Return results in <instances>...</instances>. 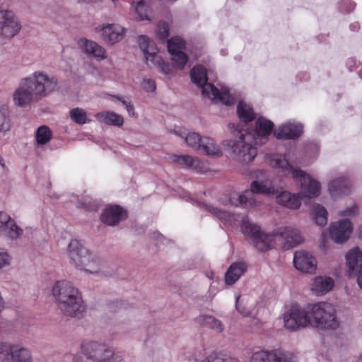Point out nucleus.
<instances>
[{
	"mask_svg": "<svg viewBox=\"0 0 362 362\" xmlns=\"http://www.w3.org/2000/svg\"><path fill=\"white\" fill-rule=\"evenodd\" d=\"M54 302L61 313L68 317H79L85 311L81 294L68 281H57L52 287Z\"/></svg>",
	"mask_w": 362,
	"mask_h": 362,
	"instance_id": "nucleus-1",
	"label": "nucleus"
},
{
	"mask_svg": "<svg viewBox=\"0 0 362 362\" xmlns=\"http://www.w3.org/2000/svg\"><path fill=\"white\" fill-rule=\"evenodd\" d=\"M192 82L199 88L204 98H209L215 103H221L226 105H230L234 103V98L226 88H222L221 91L212 83H208L206 70L201 66H194L190 72Z\"/></svg>",
	"mask_w": 362,
	"mask_h": 362,
	"instance_id": "nucleus-2",
	"label": "nucleus"
},
{
	"mask_svg": "<svg viewBox=\"0 0 362 362\" xmlns=\"http://www.w3.org/2000/svg\"><path fill=\"white\" fill-rule=\"evenodd\" d=\"M230 143V149L233 158L240 163L249 164L257 154L256 146L262 145L264 141L257 140L252 132H240L238 137Z\"/></svg>",
	"mask_w": 362,
	"mask_h": 362,
	"instance_id": "nucleus-3",
	"label": "nucleus"
},
{
	"mask_svg": "<svg viewBox=\"0 0 362 362\" xmlns=\"http://www.w3.org/2000/svg\"><path fill=\"white\" fill-rule=\"evenodd\" d=\"M311 325L320 329H336L339 326L334 305L328 302L309 304Z\"/></svg>",
	"mask_w": 362,
	"mask_h": 362,
	"instance_id": "nucleus-4",
	"label": "nucleus"
},
{
	"mask_svg": "<svg viewBox=\"0 0 362 362\" xmlns=\"http://www.w3.org/2000/svg\"><path fill=\"white\" fill-rule=\"evenodd\" d=\"M257 180L250 185V190L245 191L238 197L240 204H254L252 200L253 194H262L268 196H274L282 189L280 184L271 180L263 170H258L256 174Z\"/></svg>",
	"mask_w": 362,
	"mask_h": 362,
	"instance_id": "nucleus-5",
	"label": "nucleus"
},
{
	"mask_svg": "<svg viewBox=\"0 0 362 362\" xmlns=\"http://www.w3.org/2000/svg\"><path fill=\"white\" fill-rule=\"evenodd\" d=\"M81 351L87 359L93 362H124L122 356L115 354L107 344L95 341L83 343Z\"/></svg>",
	"mask_w": 362,
	"mask_h": 362,
	"instance_id": "nucleus-6",
	"label": "nucleus"
},
{
	"mask_svg": "<svg viewBox=\"0 0 362 362\" xmlns=\"http://www.w3.org/2000/svg\"><path fill=\"white\" fill-rule=\"evenodd\" d=\"M241 230L250 238L251 243L259 251L264 252L270 249L274 241L276 240L275 232L272 235L263 233L258 226L250 222L246 217L242 219Z\"/></svg>",
	"mask_w": 362,
	"mask_h": 362,
	"instance_id": "nucleus-7",
	"label": "nucleus"
},
{
	"mask_svg": "<svg viewBox=\"0 0 362 362\" xmlns=\"http://www.w3.org/2000/svg\"><path fill=\"white\" fill-rule=\"evenodd\" d=\"M309 304L301 307L294 304L283 315L284 327L290 331H296L311 325Z\"/></svg>",
	"mask_w": 362,
	"mask_h": 362,
	"instance_id": "nucleus-8",
	"label": "nucleus"
},
{
	"mask_svg": "<svg viewBox=\"0 0 362 362\" xmlns=\"http://www.w3.org/2000/svg\"><path fill=\"white\" fill-rule=\"evenodd\" d=\"M26 78L40 100L53 93L58 86V79L43 71H35Z\"/></svg>",
	"mask_w": 362,
	"mask_h": 362,
	"instance_id": "nucleus-9",
	"label": "nucleus"
},
{
	"mask_svg": "<svg viewBox=\"0 0 362 362\" xmlns=\"http://www.w3.org/2000/svg\"><path fill=\"white\" fill-rule=\"evenodd\" d=\"M0 358L2 362H33L31 351L16 343L0 341Z\"/></svg>",
	"mask_w": 362,
	"mask_h": 362,
	"instance_id": "nucleus-10",
	"label": "nucleus"
},
{
	"mask_svg": "<svg viewBox=\"0 0 362 362\" xmlns=\"http://www.w3.org/2000/svg\"><path fill=\"white\" fill-rule=\"evenodd\" d=\"M139 45L144 52L146 64L149 66H158L165 74H169L170 66L165 64L160 56L157 54V48L154 43L145 35H140L138 38Z\"/></svg>",
	"mask_w": 362,
	"mask_h": 362,
	"instance_id": "nucleus-11",
	"label": "nucleus"
},
{
	"mask_svg": "<svg viewBox=\"0 0 362 362\" xmlns=\"http://www.w3.org/2000/svg\"><path fill=\"white\" fill-rule=\"evenodd\" d=\"M293 179L300 185V192L298 193L302 199L303 197L313 198L320 193V184L302 170H293Z\"/></svg>",
	"mask_w": 362,
	"mask_h": 362,
	"instance_id": "nucleus-12",
	"label": "nucleus"
},
{
	"mask_svg": "<svg viewBox=\"0 0 362 362\" xmlns=\"http://www.w3.org/2000/svg\"><path fill=\"white\" fill-rule=\"evenodd\" d=\"M13 100L20 107H26L40 100L26 77L21 79L19 86L14 91Z\"/></svg>",
	"mask_w": 362,
	"mask_h": 362,
	"instance_id": "nucleus-13",
	"label": "nucleus"
},
{
	"mask_svg": "<svg viewBox=\"0 0 362 362\" xmlns=\"http://www.w3.org/2000/svg\"><path fill=\"white\" fill-rule=\"evenodd\" d=\"M250 362H295L292 354L280 349L259 350L252 354Z\"/></svg>",
	"mask_w": 362,
	"mask_h": 362,
	"instance_id": "nucleus-14",
	"label": "nucleus"
},
{
	"mask_svg": "<svg viewBox=\"0 0 362 362\" xmlns=\"http://www.w3.org/2000/svg\"><path fill=\"white\" fill-rule=\"evenodd\" d=\"M21 30V25L11 11H0V37L11 38Z\"/></svg>",
	"mask_w": 362,
	"mask_h": 362,
	"instance_id": "nucleus-15",
	"label": "nucleus"
},
{
	"mask_svg": "<svg viewBox=\"0 0 362 362\" xmlns=\"http://www.w3.org/2000/svg\"><path fill=\"white\" fill-rule=\"evenodd\" d=\"M275 237L285 249L293 247L303 241L298 230L291 227H283L275 231Z\"/></svg>",
	"mask_w": 362,
	"mask_h": 362,
	"instance_id": "nucleus-16",
	"label": "nucleus"
},
{
	"mask_svg": "<svg viewBox=\"0 0 362 362\" xmlns=\"http://www.w3.org/2000/svg\"><path fill=\"white\" fill-rule=\"evenodd\" d=\"M331 238L338 244H342L349 238L353 231L352 223L348 219H341L332 223L329 227Z\"/></svg>",
	"mask_w": 362,
	"mask_h": 362,
	"instance_id": "nucleus-17",
	"label": "nucleus"
},
{
	"mask_svg": "<svg viewBox=\"0 0 362 362\" xmlns=\"http://www.w3.org/2000/svg\"><path fill=\"white\" fill-rule=\"evenodd\" d=\"M293 264L295 267L304 273L313 274L317 269V259L309 252L300 250L294 254Z\"/></svg>",
	"mask_w": 362,
	"mask_h": 362,
	"instance_id": "nucleus-18",
	"label": "nucleus"
},
{
	"mask_svg": "<svg viewBox=\"0 0 362 362\" xmlns=\"http://www.w3.org/2000/svg\"><path fill=\"white\" fill-rule=\"evenodd\" d=\"M86 254L87 247L80 241L74 239L69 242L67 246L66 255L71 265L79 269Z\"/></svg>",
	"mask_w": 362,
	"mask_h": 362,
	"instance_id": "nucleus-19",
	"label": "nucleus"
},
{
	"mask_svg": "<svg viewBox=\"0 0 362 362\" xmlns=\"http://www.w3.org/2000/svg\"><path fill=\"white\" fill-rule=\"evenodd\" d=\"M126 34V29L119 24H107L101 29L100 36L108 45H114L121 41Z\"/></svg>",
	"mask_w": 362,
	"mask_h": 362,
	"instance_id": "nucleus-20",
	"label": "nucleus"
},
{
	"mask_svg": "<svg viewBox=\"0 0 362 362\" xmlns=\"http://www.w3.org/2000/svg\"><path fill=\"white\" fill-rule=\"evenodd\" d=\"M266 160L270 167L278 169L279 172L284 176H287L290 173L293 175V170H296L292 167L286 156L283 154H267Z\"/></svg>",
	"mask_w": 362,
	"mask_h": 362,
	"instance_id": "nucleus-21",
	"label": "nucleus"
},
{
	"mask_svg": "<svg viewBox=\"0 0 362 362\" xmlns=\"http://www.w3.org/2000/svg\"><path fill=\"white\" fill-rule=\"evenodd\" d=\"M126 218V211L119 206L105 208L100 216L101 221L109 226H115Z\"/></svg>",
	"mask_w": 362,
	"mask_h": 362,
	"instance_id": "nucleus-22",
	"label": "nucleus"
},
{
	"mask_svg": "<svg viewBox=\"0 0 362 362\" xmlns=\"http://www.w3.org/2000/svg\"><path fill=\"white\" fill-rule=\"evenodd\" d=\"M103 262L98 255L87 248V254L81 263L80 270L89 274H98L102 271Z\"/></svg>",
	"mask_w": 362,
	"mask_h": 362,
	"instance_id": "nucleus-23",
	"label": "nucleus"
},
{
	"mask_svg": "<svg viewBox=\"0 0 362 362\" xmlns=\"http://www.w3.org/2000/svg\"><path fill=\"white\" fill-rule=\"evenodd\" d=\"M78 45L83 52L91 55L97 60L101 61L107 58L105 48L96 42L86 38H81L78 40Z\"/></svg>",
	"mask_w": 362,
	"mask_h": 362,
	"instance_id": "nucleus-24",
	"label": "nucleus"
},
{
	"mask_svg": "<svg viewBox=\"0 0 362 362\" xmlns=\"http://www.w3.org/2000/svg\"><path fill=\"white\" fill-rule=\"evenodd\" d=\"M276 203L291 209L299 208L301 204V199L298 194H291L286 190H284V187L279 190V192L275 194Z\"/></svg>",
	"mask_w": 362,
	"mask_h": 362,
	"instance_id": "nucleus-25",
	"label": "nucleus"
},
{
	"mask_svg": "<svg viewBox=\"0 0 362 362\" xmlns=\"http://www.w3.org/2000/svg\"><path fill=\"white\" fill-rule=\"evenodd\" d=\"M303 126L300 124L288 123L279 127L274 132L277 139H293L301 135Z\"/></svg>",
	"mask_w": 362,
	"mask_h": 362,
	"instance_id": "nucleus-26",
	"label": "nucleus"
},
{
	"mask_svg": "<svg viewBox=\"0 0 362 362\" xmlns=\"http://www.w3.org/2000/svg\"><path fill=\"white\" fill-rule=\"evenodd\" d=\"M334 286V281L332 278L326 276H317L314 278L311 290L317 296H323L330 291Z\"/></svg>",
	"mask_w": 362,
	"mask_h": 362,
	"instance_id": "nucleus-27",
	"label": "nucleus"
},
{
	"mask_svg": "<svg viewBox=\"0 0 362 362\" xmlns=\"http://www.w3.org/2000/svg\"><path fill=\"white\" fill-rule=\"evenodd\" d=\"M198 152L209 157H221L223 155L220 145L209 136H204Z\"/></svg>",
	"mask_w": 362,
	"mask_h": 362,
	"instance_id": "nucleus-28",
	"label": "nucleus"
},
{
	"mask_svg": "<svg viewBox=\"0 0 362 362\" xmlns=\"http://www.w3.org/2000/svg\"><path fill=\"white\" fill-rule=\"evenodd\" d=\"M247 264L244 262H235L228 269L225 275V281L228 285H232L246 272Z\"/></svg>",
	"mask_w": 362,
	"mask_h": 362,
	"instance_id": "nucleus-29",
	"label": "nucleus"
},
{
	"mask_svg": "<svg viewBox=\"0 0 362 362\" xmlns=\"http://www.w3.org/2000/svg\"><path fill=\"white\" fill-rule=\"evenodd\" d=\"M273 122L263 117H259L256 122L255 130L252 134H255L257 140L266 141L267 137L270 134L273 129Z\"/></svg>",
	"mask_w": 362,
	"mask_h": 362,
	"instance_id": "nucleus-30",
	"label": "nucleus"
},
{
	"mask_svg": "<svg viewBox=\"0 0 362 362\" xmlns=\"http://www.w3.org/2000/svg\"><path fill=\"white\" fill-rule=\"evenodd\" d=\"M346 260L349 274H355L362 264V252L359 247L351 249L346 255Z\"/></svg>",
	"mask_w": 362,
	"mask_h": 362,
	"instance_id": "nucleus-31",
	"label": "nucleus"
},
{
	"mask_svg": "<svg viewBox=\"0 0 362 362\" xmlns=\"http://www.w3.org/2000/svg\"><path fill=\"white\" fill-rule=\"evenodd\" d=\"M95 118L107 125L121 127L124 124L122 116L112 111H103L98 112L95 115Z\"/></svg>",
	"mask_w": 362,
	"mask_h": 362,
	"instance_id": "nucleus-32",
	"label": "nucleus"
},
{
	"mask_svg": "<svg viewBox=\"0 0 362 362\" xmlns=\"http://www.w3.org/2000/svg\"><path fill=\"white\" fill-rule=\"evenodd\" d=\"M350 187V181L344 177L336 178L329 184V191L332 196L346 193Z\"/></svg>",
	"mask_w": 362,
	"mask_h": 362,
	"instance_id": "nucleus-33",
	"label": "nucleus"
},
{
	"mask_svg": "<svg viewBox=\"0 0 362 362\" xmlns=\"http://www.w3.org/2000/svg\"><path fill=\"white\" fill-rule=\"evenodd\" d=\"M199 322L201 325L206 327L216 332L221 333L224 330V325L223 322L211 315H202L199 316Z\"/></svg>",
	"mask_w": 362,
	"mask_h": 362,
	"instance_id": "nucleus-34",
	"label": "nucleus"
},
{
	"mask_svg": "<svg viewBox=\"0 0 362 362\" xmlns=\"http://www.w3.org/2000/svg\"><path fill=\"white\" fill-rule=\"evenodd\" d=\"M132 12L136 21L150 20L146 6V0H133Z\"/></svg>",
	"mask_w": 362,
	"mask_h": 362,
	"instance_id": "nucleus-35",
	"label": "nucleus"
},
{
	"mask_svg": "<svg viewBox=\"0 0 362 362\" xmlns=\"http://www.w3.org/2000/svg\"><path fill=\"white\" fill-rule=\"evenodd\" d=\"M1 235L6 237L8 240H15L23 237V229L16 224L14 219L11 218L8 225H6L5 231Z\"/></svg>",
	"mask_w": 362,
	"mask_h": 362,
	"instance_id": "nucleus-36",
	"label": "nucleus"
},
{
	"mask_svg": "<svg viewBox=\"0 0 362 362\" xmlns=\"http://www.w3.org/2000/svg\"><path fill=\"white\" fill-rule=\"evenodd\" d=\"M170 159L172 162L184 168L197 167L199 164V159L189 155L173 154Z\"/></svg>",
	"mask_w": 362,
	"mask_h": 362,
	"instance_id": "nucleus-37",
	"label": "nucleus"
},
{
	"mask_svg": "<svg viewBox=\"0 0 362 362\" xmlns=\"http://www.w3.org/2000/svg\"><path fill=\"white\" fill-rule=\"evenodd\" d=\"M237 112L240 119L244 122H251L256 117L252 107L243 101L239 102Z\"/></svg>",
	"mask_w": 362,
	"mask_h": 362,
	"instance_id": "nucleus-38",
	"label": "nucleus"
},
{
	"mask_svg": "<svg viewBox=\"0 0 362 362\" xmlns=\"http://www.w3.org/2000/svg\"><path fill=\"white\" fill-rule=\"evenodd\" d=\"M311 214L316 223L320 226H325L327 223V211L326 209L319 204L313 205Z\"/></svg>",
	"mask_w": 362,
	"mask_h": 362,
	"instance_id": "nucleus-39",
	"label": "nucleus"
},
{
	"mask_svg": "<svg viewBox=\"0 0 362 362\" xmlns=\"http://www.w3.org/2000/svg\"><path fill=\"white\" fill-rule=\"evenodd\" d=\"M10 112L5 105H0V132H7L11 129Z\"/></svg>",
	"mask_w": 362,
	"mask_h": 362,
	"instance_id": "nucleus-40",
	"label": "nucleus"
},
{
	"mask_svg": "<svg viewBox=\"0 0 362 362\" xmlns=\"http://www.w3.org/2000/svg\"><path fill=\"white\" fill-rule=\"evenodd\" d=\"M202 207L221 221L230 223L233 220L235 219L234 216L226 210L219 209L217 207H214L206 204H203Z\"/></svg>",
	"mask_w": 362,
	"mask_h": 362,
	"instance_id": "nucleus-41",
	"label": "nucleus"
},
{
	"mask_svg": "<svg viewBox=\"0 0 362 362\" xmlns=\"http://www.w3.org/2000/svg\"><path fill=\"white\" fill-rule=\"evenodd\" d=\"M69 117L73 122L80 125L90 122V119L88 118L86 112L81 107H75L70 110Z\"/></svg>",
	"mask_w": 362,
	"mask_h": 362,
	"instance_id": "nucleus-42",
	"label": "nucleus"
},
{
	"mask_svg": "<svg viewBox=\"0 0 362 362\" xmlns=\"http://www.w3.org/2000/svg\"><path fill=\"white\" fill-rule=\"evenodd\" d=\"M203 136L197 132H189L185 136V141L187 146L192 149L198 151L201 146Z\"/></svg>",
	"mask_w": 362,
	"mask_h": 362,
	"instance_id": "nucleus-43",
	"label": "nucleus"
},
{
	"mask_svg": "<svg viewBox=\"0 0 362 362\" xmlns=\"http://www.w3.org/2000/svg\"><path fill=\"white\" fill-rule=\"evenodd\" d=\"M173 66L178 69H183L188 61L187 54L183 52L170 53Z\"/></svg>",
	"mask_w": 362,
	"mask_h": 362,
	"instance_id": "nucleus-44",
	"label": "nucleus"
},
{
	"mask_svg": "<svg viewBox=\"0 0 362 362\" xmlns=\"http://www.w3.org/2000/svg\"><path fill=\"white\" fill-rule=\"evenodd\" d=\"M200 362H237L234 358L222 354L212 353Z\"/></svg>",
	"mask_w": 362,
	"mask_h": 362,
	"instance_id": "nucleus-45",
	"label": "nucleus"
},
{
	"mask_svg": "<svg viewBox=\"0 0 362 362\" xmlns=\"http://www.w3.org/2000/svg\"><path fill=\"white\" fill-rule=\"evenodd\" d=\"M51 131L46 126H42L38 128L36 132V140L39 144H45L51 139Z\"/></svg>",
	"mask_w": 362,
	"mask_h": 362,
	"instance_id": "nucleus-46",
	"label": "nucleus"
},
{
	"mask_svg": "<svg viewBox=\"0 0 362 362\" xmlns=\"http://www.w3.org/2000/svg\"><path fill=\"white\" fill-rule=\"evenodd\" d=\"M185 46L183 40L179 37H172L168 40V49L169 53L175 52H182V49Z\"/></svg>",
	"mask_w": 362,
	"mask_h": 362,
	"instance_id": "nucleus-47",
	"label": "nucleus"
},
{
	"mask_svg": "<svg viewBox=\"0 0 362 362\" xmlns=\"http://www.w3.org/2000/svg\"><path fill=\"white\" fill-rule=\"evenodd\" d=\"M359 214V209L356 204L354 203L348 206L346 209L339 212V216L341 217H355Z\"/></svg>",
	"mask_w": 362,
	"mask_h": 362,
	"instance_id": "nucleus-48",
	"label": "nucleus"
},
{
	"mask_svg": "<svg viewBox=\"0 0 362 362\" xmlns=\"http://www.w3.org/2000/svg\"><path fill=\"white\" fill-rule=\"evenodd\" d=\"M169 25L167 23L160 22L158 24L156 32L159 38L165 39L169 36Z\"/></svg>",
	"mask_w": 362,
	"mask_h": 362,
	"instance_id": "nucleus-49",
	"label": "nucleus"
},
{
	"mask_svg": "<svg viewBox=\"0 0 362 362\" xmlns=\"http://www.w3.org/2000/svg\"><path fill=\"white\" fill-rule=\"evenodd\" d=\"M11 218L10 215L6 212L0 211V235L5 231L6 225H8Z\"/></svg>",
	"mask_w": 362,
	"mask_h": 362,
	"instance_id": "nucleus-50",
	"label": "nucleus"
},
{
	"mask_svg": "<svg viewBox=\"0 0 362 362\" xmlns=\"http://www.w3.org/2000/svg\"><path fill=\"white\" fill-rule=\"evenodd\" d=\"M240 297L238 296L236 299L235 308L238 312L244 317H249L251 315V310L248 309L245 305H243L239 301Z\"/></svg>",
	"mask_w": 362,
	"mask_h": 362,
	"instance_id": "nucleus-51",
	"label": "nucleus"
},
{
	"mask_svg": "<svg viewBox=\"0 0 362 362\" xmlns=\"http://www.w3.org/2000/svg\"><path fill=\"white\" fill-rule=\"evenodd\" d=\"M141 86L143 89L147 92H153L156 89L155 82L150 78H144L142 81Z\"/></svg>",
	"mask_w": 362,
	"mask_h": 362,
	"instance_id": "nucleus-52",
	"label": "nucleus"
},
{
	"mask_svg": "<svg viewBox=\"0 0 362 362\" xmlns=\"http://www.w3.org/2000/svg\"><path fill=\"white\" fill-rule=\"evenodd\" d=\"M353 275L356 276L358 284L359 287L362 289V264L360 266V268L358 269V270L356 271L355 274H354Z\"/></svg>",
	"mask_w": 362,
	"mask_h": 362,
	"instance_id": "nucleus-53",
	"label": "nucleus"
},
{
	"mask_svg": "<svg viewBox=\"0 0 362 362\" xmlns=\"http://www.w3.org/2000/svg\"><path fill=\"white\" fill-rule=\"evenodd\" d=\"M251 325L255 328L259 329L262 325V322L258 318L254 317L251 320Z\"/></svg>",
	"mask_w": 362,
	"mask_h": 362,
	"instance_id": "nucleus-54",
	"label": "nucleus"
},
{
	"mask_svg": "<svg viewBox=\"0 0 362 362\" xmlns=\"http://www.w3.org/2000/svg\"><path fill=\"white\" fill-rule=\"evenodd\" d=\"M125 107H126L129 115L134 116L135 115L134 107L131 102H129V104H126Z\"/></svg>",
	"mask_w": 362,
	"mask_h": 362,
	"instance_id": "nucleus-55",
	"label": "nucleus"
},
{
	"mask_svg": "<svg viewBox=\"0 0 362 362\" xmlns=\"http://www.w3.org/2000/svg\"><path fill=\"white\" fill-rule=\"evenodd\" d=\"M112 97L117 98L119 101H120L125 107H126V104H129L130 101H127L126 100H124V98H119L118 96H116V95H112Z\"/></svg>",
	"mask_w": 362,
	"mask_h": 362,
	"instance_id": "nucleus-56",
	"label": "nucleus"
},
{
	"mask_svg": "<svg viewBox=\"0 0 362 362\" xmlns=\"http://www.w3.org/2000/svg\"><path fill=\"white\" fill-rule=\"evenodd\" d=\"M175 134L176 135H177L178 136H180V137H181V138H183V139H185V135H186V134H182V132H178V131H175Z\"/></svg>",
	"mask_w": 362,
	"mask_h": 362,
	"instance_id": "nucleus-57",
	"label": "nucleus"
},
{
	"mask_svg": "<svg viewBox=\"0 0 362 362\" xmlns=\"http://www.w3.org/2000/svg\"><path fill=\"white\" fill-rule=\"evenodd\" d=\"M359 237L362 238V224L359 227V231H358Z\"/></svg>",
	"mask_w": 362,
	"mask_h": 362,
	"instance_id": "nucleus-58",
	"label": "nucleus"
},
{
	"mask_svg": "<svg viewBox=\"0 0 362 362\" xmlns=\"http://www.w3.org/2000/svg\"><path fill=\"white\" fill-rule=\"evenodd\" d=\"M0 165H1L2 168L5 167V164H4V163L3 161V159H2V158L1 156H0Z\"/></svg>",
	"mask_w": 362,
	"mask_h": 362,
	"instance_id": "nucleus-59",
	"label": "nucleus"
},
{
	"mask_svg": "<svg viewBox=\"0 0 362 362\" xmlns=\"http://www.w3.org/2000/svg\"><path fill=\"white\" fill-rule=\"evenodd\" d=\"M4 2L3 0H0V11H3L1 8L3 7Z\"/></svg>",
	"mask_w": 362,
	"mask_h": 362,
	"instance_id": "nucleus-60",
	"label": "nucleus"
},
{
	"mask_svg": "<svg viewBox=\"0 0 362 362\" xmlns=\"http://www.w3.org/2000/svg\"><path fill=\"white\" fill-rule=\"evenodd\" d=\"M112 1L113 2H115V0H112Z\"/></svg>",
	"mask_w": 362,
	"mask_h": 362,
	"instance_id": "nucleus-61",
	"label": "nucleus"
}]
</instances>
